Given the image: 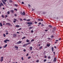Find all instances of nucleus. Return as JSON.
Instances as JSON below:
<instances>
[{
  "mask_svg": "<svg viewBox=\"0 0 63 63\" xmlns=\"http://www.w3.org/2000/svg\"><path fill=\"white\" fill-rule=\"evenodd\" d=\"M23 13L22 12H21L20 13V14L21 15H22V16H24L25 15V13L24 12H23Z\"/></svg>",
  "mask_w": 63,
  "mask_h": 63,
  "instance_id": "nucleus-1",
  "label": "nucleus"
},
{
  "mask_svg": "<svg viewBox=\"0 0 63 63\" xmlns=\"http://www.w3.org/2000/svg\"><path fill=\"white\" fill-rule=\"evenodd\" d=\"M10 41V40H7V39H6L5 40H4V42L5 43H7V42H9Z\"/></svg>",
  "mask_w": 63,
  "mask_h": 63,
  "instance_id": "nucleus-2",
  "label": "nucleus"
},
{
  "mask_svg": "<svg viewBox=\"0 0 63 63\" xmlns=\"http://www.w3.org/2000/svg\"><path fill=\"white\" fill-rule=\"evenodd\" d=\"M5 25L10 26H11V24L9 23H7Z\"/></svg>",
  "mask_w": 63,
  "mask_h": 63,
  "instance_id": "nucleus-3",
  "label": "nucleus"
},
{
  "mask_svg": "<svg viewBox=\"0 0 63 63\" xmlns=\"http://www.w3.org/2000/svg\"><path fill=\"white\" fill-rule=\"evenodd\" d=\"M27 24H28V25H31V24H32V23L31 22H28Z\"/></svg>",
  "mask_w": 63,
  "mask_h": 63,
  "instance_id": "nucleus-4",
  "label": "nucleus"
},
{
  "mask_svg": "<svg viewBox=\"0 0 63 63\" xmlns=\"http://www.w3.org/2000/svg\"><path fill=\"white\" fill-rule=\"evenodd\" d=\"M22 43V42H21V41H19V42H17L16 44H21Z\"/></svg>",
  "mask_w": 63,
  "mask_h": 63,
  "instance_id": "nucleus-5",
  "label": "nucleus"
},
{
  "mask_svg": "<svg viewBox=\"0 0 63 63\" xmlns=\"http://www.w3.org/2000/svg\"><path fill=\"white\" fill-rule=\"evenodd\" d=\"M53 62H56V58H54Z\"/></svg>",
  "mask_w": 63,
  "mask_h": 63,
  "instance_id": "nucleus-6",
  "label": "nucleus"
},
{
  "mask_svg": "<svg viewBox=\"0 0 63 63\" xmlns=\"http://www.w3.org/2000/svg\"><path fill=\"white\" fill-rule=\"evenodd\" d=\"M3 57H1V59L0 60L1 62H2V61H3Z\"/></svg>",
  "mask_w": 63,
  "mask_h": 63,
  "instance_id": "nucleus-7",
  "label": "nucleus"
},
{
  "mask_svg": "<svg viewBox=\"0 0 63 63\" xmlns=\"http://www.w3.org/2000/svg\"><path fill=\"white\" fill-rule=\"evenodd\" d=\"M1 1H2V3H3V4H6V2H4V1H3L2 0H1Z\"/></svg>",
  "mask_w": 63,
  "mask_h": 63,
  "instance_id": "nucleus-8",
  "label": "nucleus"
},
{
  "mask_svg": "<svg viewBox=\"0 0 63 63\" xmlns=\"http://www.w3.org/2000/svg\"><path fill=\"white\" fill-rule=\"evenodd\" d=\"M13 35L14 37L16 38V34H14Z\"/></svg>",
  "mask_w": 63,
  "mask_h": 63,
  "instance_id": "nucleus-9",
  "label": "nucleus"
},
{
  "mask_svg": "<svg viewBox=\"0 0 63 63\" xmlns=\"http://www.w3.org/2000/svg\"><path fill=\"white\" fill-rule=\"evenodd\" d=\"M38 21H43V19H38Z\"/></svg>",
  "mask_w": 63,
  "mask_h": 63,
  "instance_id": "nucleus-10",
  "label": "nucleus"
},
{
  "mask_svg": "<svg viewBox=\"0 0 63 63\" xmlns=\"http://www.w3.org/2000/svg\"><path fill=\"white\" fill-rule=\"evenodd\" d=\"M51 49L52 50V51H54V48H53V47H51Z\"/></svg>",
  "mask_w": 63,
  "mask_h": 63,
  "instance_id": "nucleus-11",
  "label": "nucleus"
},
{
  "mask_svg": "<svg viewBox=\"0 0 63 63\" xmlns=\"http://www.w3.org/2000/svg\"><path fill=\"white\" fill-rule=\"evenodd\" d=\"M30 49L31 50H32V49L33 48L32 47H30Z\"/></svg>",
  "mask_w": 63,
  "mask_h": 63,
  "instance_id": "nucleus-12",
  "label": "nucleus"
},
{
  "mask_svg": "<svg viewBox=\"0 0 63 63\" xmlns=\"http://www.w3.org/2000/svg\"><path fill=\"white\" fill-rule=\"evenodd\" d=\"M7 47V44H6L5 46H3V47L5 48Z\"/></svg>",
  "mask_w": 63,
  "mask_h": 63,
  "instance_id": "nucleus-13",
  "label": "nucleus"
},
{
  "mask_svg": "<svg viewBox=\"0 0 63 63\" xmlns=\"http://www.w3.org/2000/svg\"><path fill=\"white\" fill-rule=\"evenodd\" d=\"M10 11L12 13H14V10H10Z\"/></svg>",
  "mask_w": 63,
  "mask_h": 63,
  "instance_id": "nucleus-14",
  "label": "nucleus"
},
{
  "mask_svg": "<svg viewBox=\"0 0 63 63\" xmlns=\"http://www.w3.org/2000/svg\"><path fill=\"white\" fill-rule=\"evenodd\" d=\"M0 26H1V27L3 26V25H2V23H1V22H0Z\"/></svg>",
  "mask_w": 63,
  "mask_h": 63,
  "instance_id": "nucleus-15",
  "label": "nucleus"
},
{
  "mask_svg": "<svg viewBox=\"0 0 63 63\" xmlns=\"http://www.w3.org/2000/svg\"><path fill=\"white\" fill-rule=\"evenodd\" d=\"M33 28V27H30V28H29V29H32Z\"/></svg>",
  "mask_w": 63,
  "mask_h": 63,
  "instance_id": "nucleus-16",
  "label": "nucleus"
},
{
  "mask_svg": "<svg viewBox=\"0 0 63 63\" xmlns=\"http://www.w3.org/2000/svg\"><path fill=\"white\" fill-rule=\"evenodd\" d=\"M59 41V40H56V41H57L56 42H55V44H56V43H57V41Z\"/></svg>",
  "mask_w": 63,
  "mask_h": 63,
  "instance_id": "nucleus-17",
  "label": "nucleus"
},
{
  "mask_svg": "<svg viewBox=\"0 0 63 63\" xmlns=\"http://www.w3.org/2000/svg\"><path fill=\"white\" fill-rule=\"evenodd\" d=\"M14 47L15 48H18V47L17 46H15Z\"/></svg>",
  "mask_w": 63,
  "mask_h": 63,
  "instance_id": "nucleus-18",
  "label": "nucleus"
},
{
  "mask_svg": "<svg viewBox=\"0 0 63 63\" xmlns=\"http://www.w3.org/2000/svg\"><path fill=\"white\" fill-rule=\"evenodd\" d=\"M25 37H24L23 38H22V40H23V39H25Z\"/></svg>",
  "mask_w": 63,
  "mask_h": 63,
  "instance_id": "nucleus-19",
  "label": "nucleus"
},
{
  "mask_svg": "<svg viewBox=\"0 0 63 63\" xmlns=\"http://www.w3.org/2000/svg\"><path fill=\"white\" fill-rule=\"evenodd\" d=\"M47 47H49V46H50V44H47Z\"/></svg>",
  "mask_w": 63,
  "mask_h": 63,
  "instance_id": "nucleus-20",
  "label": "nucleus"
},
{
  "mask_svg": "<svg viewBox=\"0 0 63 63\" xmlns=\"http://www.w3.org/2000/svg\"><path fill=\"white\" fill-rule=\"evenodd\" d=\"M16 27H19V25H16Z\"/></svg>",
  "mask_w": 63,
  "mask_h": 63,
  "instance_id": "nucleus-21",
  "label": "nucleus"
},
{
  "mask_svg": "<svg viewBox=\"0 0 63 63\" xmlns=\"http://www.w3.org/2000/svg\"><path fill=\"white\" fill-rule=\"evenodd\" d=\"M1 16L2 17H3V18L5 17V16H4V15H2Z\"/></svg>",
  "mask_w": 63,
  "mask_h": 63,
  "instance_id": "nucleus-22",
  "label": "nucleus"
},
{
  "mask_svg": "<svg viewBox=\"0 0 63 63\" xmlns=\"http://www.w3.org/2000/svg\"><path fill=\"white\" fill-rule=\"evenodd\" d=\"M0 4H1V5L2 6H4V5H3V3H0Z\"/></svg>",
  "mask_w": 63,
  "mask_h": 63,
  "instance_id": "nucleus-23",
  "label": "nucleus"
},
{
  "mask_svg": "<svg viewBox=\"0 0 63 63\" xmlns=\"http://www.w3.org/2000/svg\"><path fill=\"white\" fill-rule=\"evenodd\" d=\"M28 5L29 8H31V6L30 4H28Z\"/></svg>",
  "mask_w": 63,
  "mask_h": 63,
  "instance_id": "nucleus-24",
  "label": "nucleus"
},
{
  "mask_svg": "<svg viewBox=\"0 0 63 63\" xmlns=\"http://www.w3.org/2000/svg\"><path fill=\"white\" fill-rule=\"evenodd\" d=\"M42 47H43L42 46H41L40 47H39V49H41V48H42Z\"/></svg>",
  "mask_w": 63,
  "mask_h": 63,
  "instance_id": "nucleus-25",
  "label": "nucleus"
},
{
  "mask_svg": "<svg viewBox=\"0 0 63 63\" xmlns=\"http://www.w3.org/2000/svg\"><path fill=\"white\" fill-rule=\"evenodd\" d=\"M9 1L10 2V3H12V1L11 0H9Z\"/></svg>",
  "mask_w": 63,
  "mask_h": 63,
  "instance_id": "nucleus-26",
  "label": "nucleus"
},
{
  "mask_svg": "<svg viewBox=\"0 0 63 63\" xmlns=\"http://www.w3.org/2000/svg\"><path fill=\"white\" fill-rule=\"evenodd\" d=\"M3 35L4 37H6V34H3Z\"/></svg>",
  "mask_w": 63,
  "mask_h": 63,
  "instance_id": "nucleus-27",
  "label": "nucleus"
},
{
  "mask_svg": "<svg viewBox=\"0 0 63 63\" xmlns=\"http://www.w3.org/2000/svg\"><path fill=\"white\" fill-rule=\"evenodd\" d=\"M29 40H26V42H27V43H28V42H29Z\"/></svg>",
  "mask_w": 63,
  "mask_h": 63,
  "instance_id": "nucleus-28",
  "label": "nucleus"
},
{
  "mask_svg": "<svg viewBox=\"0 0 63 63\" xmlns=\"http://www.w3.org/2000/svg\"><path fill=\"white\" fill-rule=\"evenodd\" d=\"M49 27H50L51 28H52V26H51L50 25H49Z\"/></svg>",
  "mask_w": 63,
  "mask_h": 63,
  "instance_id": "nucleus-29",
  "label": "nucleus"
},
{
  "mask_svg": "<svg viewBox=\"0 0 63 63\" xmlns=\"http://www.w3.org/2000/svg\"><path fill=\"white\" fill-rule=\"evenodd\" d=\"M7 14H10V11H8L7 12Z\"/></svg>",
  "mask_w": 63,
  "mask_h": 63,
  "instance_id": "nucleus-30",
  "label": "nucleus"
},
{
  "mask_svg": "<svg viewBox=\"0 0 63 63\" xmlns=\"http://www.w3.org/2000/svg\"><path fill=\"white\" fill-rule=\"evenodd\" d=\"M31 58V57L30 56V57H28V59H30Z\"/></svg>",
  "mask_w": 63,
  "mask_h": 63,
  "instance_id": "nucleus-31",
  "label": "nucleus"
},
{
  "mask_svg": "<svg viewBox=\"0 0 63 63\" xmlns=\"http://www.w3.org/2000/svg\"><path fill=\"white\" fill-rule=\"evenodd\" d=\"M14 10L15 11H17V10L16 9H14Z\"/></svg>",
  "mask_w": 63,
  "mask_h": 63,
  "instance_id": "nucleus-32",
  "label": "nucleus"
},
{
  "mask_svg": "<svg viewBox=\"0 0 63 63\" xmlns=\"http://www.w3.org/2000/svg\"><path fill=\"white\" fill-rule=\"evenodd\" d=\"M47 61V60L45 59L44 60V62H45V61Z\"/></svg>",
  "mask_w": 63,
  "mask_h": 63,
  "instance_id": "nucleus-33",
  "label": "nucleus"
},
{
  "mask_svg": "<svg viewBox=\"0 0 63 63\" xmlns=\"http://www.w3.org/2000/svg\"><path fill=\"white\" fill-rule=\"evenodd\" d=\"M23 51H24L25 52H26V49H24Z\"/></svg>",
  "mask_w": 63,
  "mask_h": 63,
  "instance_id": "nucleus-34",
  "label": "nucleus"
},
{
  "mask_svg": "<svg viewBox=\"0 0 63 63\" xmlns=\"http://www.w3.org/2000/svg\"><path fill=\"white\" fill-rule=\"evenodd\" d=\"M38 24H39L40 25H41V22L39 23Z\"/></svg>",
  "mask_w": 63,
  "mask_h": 63,
  "instance_id": "nucleus-35",
  "label": "nucleus"
},
{
  "mask_svg": "<svg viewBox=\"0 0 63 63\" xmlns=\"http://www.w3.org/2000/svg\"><path fill=\"white\" fill-rule=\"evenodd\" d=\"M31 32H32V33H33V32H34V31H33V30H32L31 31Z\"/></svg>",
  "mask_w": 63,
  "mask_h": 63,
  "instance_id": "nucleus-36",
  "label": "nucleus"
},
{
  "mask_svg": "<svg viewBox=\"0 0 63 63\" xmlns=\"http://www.w3.org/2000/svg\"><path fill=\"white\" fill-rule=\"evenodd\" d=\"M34 41V39H32L31 40V42H33V41Z\"/></svg>",
  "mask_w": 63,
  "mask_h": 63,
  "instance_id": "nucleus-37",
  "label": "nucleus"
},
{
  "mask_svg": "<svg viewBox=\"0 0 63 63\" xmlns=\"http://www.w3.org/2000/svg\"><path fill=\"white\" fill-rule=\"evenodd\" d=\"M21 28H20L18 29V30L19 31L20 30H21Z\"/></svg>",
  "mask_w": 63,
  "mask_h": 63,
  "instance_id": "nucleus-38",
  "label": "nucleus"
},
{
  "mask_svg": "<svg viewBox=\"0 0 63 63\" xmlns=\"http://www.w3.org/2000/svg\"><path fill=\"white\" fill-rule=\"evenodd\" d=\"M22 4H24V2H22Z\"/></svg>",
  "mask_w": 63,
  "mask_h": 63,
  "instance_id": "nucleus-39",
  "label": "nucleus"
},
{
  "mask_svg": "<svg viewBox=\"0 0 63 63\" xmlns=\"http://www.w3.org/2000/svg\"><path fill=\"white\" fill-rule=\"evenodd\" d=\"M31 44V43H29L27 44V45H29V44Z\"/></svg>",
  "mask_w": 63,
  "mask_h": 63,
  "instance_id": "nucleus-40",
  "label": "nucleus"
},
{
  "mask_svg": "<svg viewBox=\"0 0 63 63\" xmlns=\"http://www.w3.org/2000/svg\"><path fill=\"white\" fill-rule=\"evenodd\" d=\"M14 21H16V20L15 19H14Z\"/></svg>",
  "mask_w": 63,
  "mask_h": 63,
  "instance_id": "nucleus-41",
  "label": "nucleus"
},
{
  "mask_svg": "<svg viewBox=\"0 0 63 63\" xmlns=\"http://www.w3.org/2000/svg\"><path fill=\"white\" fill-rule=\"evenodd\" d=\"M54 36L53 35H52L51 36V38H53V37Z\"/></svg>",
  "mask_w": 63,
  "mask_h": 63,
  "instance_id": "nucleus-42",
  "label": "nucleus"
},
{
  "mask_svg": "<svg viewBox=\"0 0 63 63\" xmlns=\"http://www.w3.org/2000/svg\"><path fill=\"white\" fill-rule=\"evenodd\" d=\"M21 59H22V61L23 60V57H22V58H21Z\"/></svg>",
  "mask_w": 63,
  "mask_h": 63,
  "instance_id": "nucleus-43",
  "label": "nucleus"
},
{
  "mask_svg": "<svg viewBox=\"0 0 63 63\" xmlns=\"http://www.w3.org/2000/svg\"><path fill=\"white\" fill-rule=\"evenodd\" d=\"M8 34H9V33L8 32H7L6 33V35H8Z\"/></svg>",
  "mask_w": 63,
  "mask_h": 63,
  "instance_id": "nucleus-44",
  "label": "nucleus"
},
{
  "mask_svg": "<svg viewBox=\"0 0 63 63\" xmlns=\"http://www.w3.org/2000/svg\"><path fill=\"white\" fill-rule=\"evenodd\" d=\"M27 21H30V20L27 19Z\"/></svg>",
  "mask_w": 63,
  "mask_h": 63,
  "instance_id": "nucleus-45",
  "label": "nucleus"
},
{
  "mask_svg": "<svg viewBox=\"0 0 63 63\" xmlns=\"http://www.w3.org/2000/svg\"><path fill=\"white\" fill-rule=\"evenodd\" d=\"M50 56H49L48 57V59H50Z\"/></svg>",
  "mask_w": 63,
  "mask_h": 63,
  "instance_id": "nucleus-46",
  "label": "nucleus"
},
{
  "mask_svg": "<svg viewBox=\"0 0 63 63\" xmlns=\"http://www.w3.org/2000/svg\"><path fill=\"white\" fill-rule=\"evenodd\" d=\"M13 22L14 23H15V22H16V21H14V20L13 21Z\"/></svg>",
  "mask_w": 63,
  "mask_h": 63,
  "instance_id": "nucleus-47",
  "label": "nucleus"
},
{
  "mask_svg": "<svg viewBox=\"0 0 63 63\" xmlns=\"http://www.w3.org/2000/svg\"><path fill=\"white\" fill-rule=\"evenodd\" d=\"M35 24H37V22H35Z\"/></svg>",
  "mask_w": 63,
  "mask_h": 63,
  "instance_id": "nucleus-48",
  "label": "nucleus"
},
{
  "mask_svg": "<svg viewBox=\"0 0 63 63\" xmlns=\"http://www.w3.org/2000/svg\"><path fill=\"white\" fill-rule=\"evenodd\" d=\"M41 26H44V25L43 24H41Z\"/></svg>",
  "mask_w": 63,
  "mask_h": 63,
  "instance_id": "nucleus-49",
  "label": "nucleus"
},
{
  "mask_svg": "<svg viewBox=\"0 0 63 63\" xmlns=\"http://www.w3.org/2000/svg\"><path fill=\"white\" fill-rule=\"evenodd\" d=\"M8 16V15H6L5 16V17H7Z\"/></svg>",
  "mask_w": 63,
  "mask_h": 63,
  "instance_id": "nucleus-50",
  "label": "nucleus"
},
{
  "mask_svg": "<svg viewBox=\"0 0 63 63\" xmlns=\"http://www.w3.org/2000/svg\"><path fill=\"white\" fill-rule=\"evenodd\" d=\"M23 20H26V19H23Z\"/></svg>",
  "mask_w": 63,
  "mask_h": 63,
  "instance_id": "nucleus-51",
  "label": "nucleus"
},
{
  "mask_svg": "<svg viewBox=\"0 0 63 63\" xmlns=\"http://www.w3.org/2000/svg\"><path fill=\"white\" fill-rule=\"evenodd\" d=\"M39 61L38 60H37V61H36V62H39Z\"/></svg>",
  "mask_w": 63,
  "mask_h": 63,
  "instance_id": "nucleus-52",
  "label": "nucleus"
},
{
  "mask_svg": "<svg viewBox=\"0 0 63 63\" xmlns=\"http://www.w3.org/2000/svg\"><path fill=\"white\" fill-rule=\"evenodd\" d=\"M15 16H16V14H15Z\"/></svg>",
  "mask_w": 63,
  "mask_h": 63,
  "instance_id": "nucleus-53",
  "label": "nucleus"
},
{
  "mask_svg": "<svg viewBox=\"0 0 63 63\" xmlns=\"http://www.w3.org/2000/svg\"><path fill=\"white\" fill-rule=\"evenodd\" d=\"M48 40H50V38H48Z\"/></svg>",
  "mask_w": 63,
  "mask_h": 63,
  "instance_id": "nucleus-54",
  "label": "nucleus"
},
{
  "mask_svg": "<svg viewBox=\"0 0 63 63\" xmlns=\"http://www.w3.org/2000/svg\"><path fill=\"white\" fill-rule=\"evenodd\" d=\"M25 44H24V45H23V47H25Z\"/></svg>",
  "mask_w": 63,
  "mask_h": 63,
  "instance_id": "nucleus-55",
  "label": "nucleus"
},
{
  "mask_svg": "<svg viewBox=\"0 0 63 63\" xmlns=\"http://www.w3.org/2000/svg\"><path fill=\"white\" fill-rule=\"evenodd\" d=\"M20 20H21V21H22V19H20Z\"/></svg>",
  "mask_w": 63,
  "mask_h": 63,
  "instance_id": "nucleus-56",
  "label": "nucleus"
},
{
  "mask_svg": "<svg viewBox=\"0 0 63 63\" xmlns=\"http://www.w3.org/2000/svg\"><path fill=\"white\" fill-rule=\"evenodd\" d=\"M47 31H48L47 30H45V31H46V32H47Z\"/></svg>",
  "mask_w": 63,
  "mask_h": 63,
  "instance_id": "nucleus-57",
  "label": "nucleus"
},
{
  "mask_svg": "<svg viewBox=\"0 0 63 63\" xmlns=\"http://www.w3.org/2000/svg\"><path fill=\"white\" fill-rule=\"evenodd\" d=\"M17 34H19V32H17Z\"/></svg>",
  "mask_w": 63,
  "mask_h": 63,
  "instance_id": "nucleus-58",
  "label": "nucleus"
},
{
  "mask_svg": "<svg viewBox=\"0 0 63 63\" xmlns=\"http://www.w3.org/2000/svg\"><path fill=\"white\" fill-rule=\"evenodd\" d=\"M2 47H1V46H0V49H1L2 48Z\"/></svg>",
  "mask_w": 63,
  "mask_h": 63,
  "instance_id": "nucleus-59",
  "label": "nucleus"
},
{
  "mask_svg": "<svg viewBox=\"0 0 63 63\" xmlns=\"http://www.w3.org/2000/svg\"><path fill=\"white\" fill-rule=\"evenodd\" d=\"M45 58H47V57H46V56H45Z\"/></svg>",
  "mask_w": 63,
  "mask_h": 63,
  "instance_id": "nucleus-60",
  "label": "nucleus"
},
{
  "mask_svg": "<svg viewBox=\"0 0 63 63\" xmlns=\"http://www.w3.org/2000/svg\"><path fill=\"white\" fill-rule=\"evenodd\" d=\"M2 9H3V10H5V8H4V7L2 8Z\"/></svg>",
  "mask_w": 63,
  "mask_h": 63,
  "instance_id": "nucleus-61",
  "label": "nucleus"
},
{
  "mask_svg": "<svg viewBox=\"0 0 63 63\" xmlns=\"http://www.w3.org/2000/svg\"><path fill=\"white\" fill-rule=\"evenodd\" d=\"M28 54H27V55H26L27 56H28Z\"/></svg>",
  "mask_w": 63,
  "mask_h": 63,
  "instance_id": "nucleus-62",
  "label": "nucleus"
},
{
  "mask_svg": "<svg viewBox=\"0 0 63 63\" xmlns=\"http://www.w3.org/2000/svg\"><path fill=\"white\" fill-rule=\"evenodd\" d=\"M43 14H45V12H43Z\"/></svg>",
  "mask_w": 63,
  "mask_h": 63,
  "instance_id": "nucleus-63",
  "label": "nucleus"
},
{
  "mask_svg": "<svg viewBox=\"0 0 63 63\" xmlns=\"http://www.w3.org/2000/svg\"><path fill=\"white\" fill-rule=\"evenodd\" d=\"M15 6H17V5H16V4H15Z\"/></svg>",
  "mask_w": 63,
  "mask_h": 63,
  "instance_id": "nucleus-64",
  "label": "nucleus"
}]
</instances>
